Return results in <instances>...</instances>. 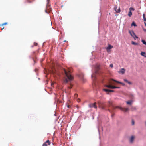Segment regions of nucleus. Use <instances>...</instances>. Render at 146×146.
Returning <instances> with one entry per match:
<instances>
[{
  "label": "nucleus",
  "instance_id": "f257e3e1",
  "mask_svg": "<svg viewBox=\"0 0 146 146\" xmlns=\"http://www.w3.org/2000/svg\"><path fill=\"white\" fill-rule=\"evenodd\" d=\"M64 71L66 75V77L64 80V84L68 83L70 86H68V88H71L72 87V85L71 84V81L73 80V77L70 74L71 70L70 69H68V72H67L65 69Z\"/></svg>",
  "mask_w": 146,
  "mask_h": 146
},
{
  "label": "nucleus",
  "instance_id": "f03ea898",
  "mask_svg": "<svg viewBox=\"0 0 146 146\" xmlns=\"http://www.w3.org/2000/svg\"><path fill=\"white\" fill-rule=\"evenodd\" d=\"M98 104L99 107L102 110H105L106 109V106L104 103L102 102H98Z\"/></svg>",
  "mask_w": 146,
  "mask_h": 146
},
{
  "label": "nucleus",
  "instance_id": "7ed1b4c3",
  "mask_svg": "<svg viewBox=\"0 0 146 146\" xmlns=\"http://www.w3.org/2000/svg\"><path fill=\"white\" fill-rule=\"evenodd\" d=\"M96 69L95 71V73H93L92 75V77L93 80H95L96 79L95 74L98 73V70L99 68V66L97 65L96 66Z\"/></svg>",
  "mask_w": 146,
  "mask_h": 146
},
{
  "label": "nucleus",
  "instance_id": "20e7f679",
  "mask_svg": "<svg viewBox=\"0 0 146 146\" xmlns=\"http://www.w3.org/2000/svg\"><path fill=\"white\" fill-rule=\"evenodd\" d=\"M129 33L130 34L131 36L133 37L134 39L135 40L136 38H138V37H137L135 34L134 31H130L129 30Z\"/></svg>",
  "mask_w": 146,
  "mask_h": 146
},
{
  "label": "nucleus",
  "instance_id": "39448f33",
  "mask_svg": "<svg viewBox=\"0 0 146 146\" xmlns=\"http://www.w3.org/2000/svg\"><path fill=\"white\" fill-rule=\"evenodd\" d=\"M105 86L108 87L109 88H111V89H115V88H120L119 87H116L113 86H112L111 85H105Z\"/></svg>",
  "mask_w": 146,
  "mask_h": 146
},
{
  "label": "nucleus",
  "instance_id": "423d86ee",
  "mask_svg": "<svg viewBox=\"0 0 146 146\" xmlns=\"http://www.w3.org/2000/svg\"><path fill=\"white\" fill-rule=\"evenodd\" d=\"M96 103L95 102L93 104H89V106L90 108H93L94 107L95 109H96L97 108V106L96 105Z\"/></svg>",
  "mask_w": 146,
  "mask_h": 146
},
{
  "label": "nucleus",
  "instance_id": "0eeeda50",
  "mask_svg": "<svg viewBox=\"0 0 146 146\" xmlns=\"http://www.w3.org/2000/svg\"><path fill=\"white\" fill-rule=\"evenodd\" d=\"M50 143L49 141L48 140L45 142L42 145V146H48L50 145Z\"/></svg>",
  "mask_w": 146,
  "mask_h": 146
},
{
  "label": "nucleus",
  "instance_id": "6e6552de",
  "mask_svg": "<svg viewBox=\"0 0 146 146\" xmlns=\"http://www.w3.org/2000/svg\"><path fill=\"white\" fill-rule=\"evenodd\" d=\"M113 47V46H112L110 44H108V46L106 48L107 51L108 52H109V50L111 49Z\"/></svg>",
  "mask_w": 146,
  "mask_h": 146
},
{
  "label": "nucleus",
  "instance_id": "1a4fd4ad",
  "mask_svg": "<svg viewBox=\"0 0 146 146\" xmlns=\"http://www.w3.org/2000/svg\"><path fill=\"white\" fill-rule=\"evenodd\" d=\"M135 138V137L134 136H131L129 139V142L132 143L133 142V140Z\"/></svg>",
  "mask_w": 146,
  "mask_h": 146
},
{
  "label": "nucleus",
  "instance_id": "9d476101",
  "mask_svg": "<svg viewBox=\"0 0 146 146\" xmlns=\"http://www.w3.org/2000/svg\"><path fill=\"white\" fill-rule=\"evenodd\" d=\"M117 6H116L114 7V9L115 11L117 13H119L120 12V9L119 7L118 10H117Z\"/></svg>",
  "mask_w": 146,
  "mask_h": 146
},
{
  "label": "nucleus",
  "instance_id": "9b49d317",
  "mask_svg": "<svg viewBox=\"0 0 146 146\" xmlns=\"http://www.w3.org/2000/svg\"><path fill=\"white\" fill-rule=\"evenodd\" d=\"M112 80L113 81H114L115 82H117V83L121 84L123 86H124L125 85V84L124 83H122L121 82H119V81H117L116 80H115L114 79H112Z\"/></svg>",
  "mask_w": 146,
  "mask_h": 146
},
{
  "label": "nucleus",
  "instance_id": "f8f14e48",
  "mask_svg": "<svg viewBox=\"0 0 146 146\" xmlns=\"http://www.w3.org/2000/svg\"><path fill=\"white\" fill-rule=\"evenodd\" d=\"M109 90L110 89H103V91L106 92L107 94H108L109 93H110Z\"/></svg>",
  "mask_w": 146,
  "mask_h": 146
},
{
  "label": "nucleus",
  "instance_id": "ddd939ff",
  "mask_svg": "<svg viewBox=\"0 0 146 146\" xmlns=\"http://www.w3.org/2000/svg\"><path fill=\"white\" fill-rule=\"evenodd\" d=\"M51 72L53 74H56V70L54 68H52L51 70Z\"/></svg>",
  "mask_w": 146,
  "mask_h": 146
},
{
  "label": "nucleus",
  "instance_id": "4468645a",
  "mask_svg": "<svg viewBox=\"0 0 146 146\" xmlns=\"http://www.w3.org/2000/svg\"><path fill=\"white\" fill-rule=\"evenodd\" d=\"M121 110L124 112H126L129 110V109L128 108H122V109H121Z\"/></svg>",
  "mask_w": 146,
  "mask_h": 146
},
{
  "label": "nucleus",
  "instance_id": "2eb2a0df",
  "mask_svg": "<svg viewBox=\"0 0 146 146\" xmlns=\"http://www.w3.org/2000/svg\"><path fill=\"white\" fill-rule=\"evenodd\" d=\"M140 54L141 56L144 57H146V54L145 52H141V53H140Z\"/></svg>",
  "mask_w": 146,
  "mask_h": 146
},
{
  "label": "nucleus",
  "instance_id": "dca6fc26",
  "mask_svg": "<svg viewBox=\"0 0 146 146\" xmlns=\"http://www.w3.org/2000/svg\"><path fill=\"white\" fill-rule=\"evenodd\" d=\"M117 108H118V109H120V110H121V109H122V107L121 106H116L115 107H114V106L113 107V109H116Z\"/></svg>",
  "mask_w": 146,
  "mask_h": 146
},
{
  "label": "nucleus",
  "instance_id": "f3484780",
  "mask_svg": "<svg viewBox=\"0 0 146 146\" xmlns=\"http://www.w3.org/2000/svg\"><path fill=\"white\" fill-rule=\"evenodd\" d=\"M108 106L109 107H110V106H112V108H113V106H112V102L111 101H109L108 102Z\"/></svg>",
  "mask_w": 146,
  "mask_h": 146
},
{
  "label": "nucleus",
  "instance_id": "a211bd4d",
  "mask_svg": "<svg viewBox=\"0 0 146 146\" xmlns=\"http://www.w3.org/2000/svg\"><path fill=\"white\" fill-rule=\"evenodd\" d=\"M123 80L125 82H126V83H127L129 84H132V83L131 82H130L129 81L127 80L126 79H124Z\"/></svg>",
  "mask_w": 146,
  "mask_h": 146
},
{
  "label": "nucleus",
  "instance_id": "6ab92c4d",
  "mask_svg": "<svg viewBox=\"0 0 146 146\" xmlns=\"http://www.w3.org/2000/svg\"><path fill=\"white\" fill-rule=\"evenodd\" d=\"M132 102V100H130L129 101L126 102V103L128 105H131Z\"/></svg>",
  "mask_w": 146,
  "mask_h": 146
},
{
  "label": "nucleus",
  "instance_id": "aec40b11",
  "mask_svg": "<svg viewBox=\"0 0 146 146\" xmlns=\"http://www.w3.org/2000/svg\"><path fill=\"white\" fill-rule=\"evenodd\" d=\"M125 71V70L124 68H122L121 70V71H120V72H121L122 73V74H123Z\"/></svg>",
  "mask_w": 146,
  "mask_h": 146
},
{
  "label": "nucleus",
  "instance_id": "412c9836",
  "mask_svg": "<svg viewBox=\"0 0 146 146\" xmlns=\"http://www.w3.org/2000/svg\"><path fill=\"white\" fill-rule=\"evenodd\" d=\"M131 26H135V27H136L137 26V25H136V24H135V22H133L131 24Z\"/></svg>",
  "mask_w": 146,
  "mask_h": 146
},
{
  "label": "nucleus",
  "instance_id": "4be33fe9",
  "mask_svg": "<svg viewBox=\"0 0 146 146\" xmlns=\"http://www.w3.org/2000/svg\"><path fill=\"white\" fill-rule=\"evenodd\" d=\"M131 44L133 45H138V44L137 43H135L133 41H131Z\"/></svg>",
  "mask_w": 146,
  "mask_h": 146
},
{
  "label": "nucleus",
  "instance_id": "5701e85b",
  "mask_svg": "<svg viewBox=\"0 0 146 146\" xmlns=\"http://www.w3.org/2000/svg\"><path fill=\"white\" fill-rule=\"evenodd\" d=\"M132 15V13L131 11H130L129 13L128 14V15L129 16V17H131Z\"/></svg>",
  "mask_w": 146,
  "mask_h": 146
},
{
  "label": "nucleus",
  "instance_id": "b1692460",
  "mask_svg": "<svg viewBox=\"0 0 146 146\" xmlns=\"http://www.w3.org/2000/svg\"><path fill=\"white\" fill-rule=\"evenodd\" d=\"M143 16L144 21H146V18L145 17V14H143Z\"/></svg>",
  "mask_w": 146,
  "mask_h": 146
},
{
  "label": "nucleus",
  "instance_id": "393cba45",
  "mask_svg": "<svg viewBox=\"0 0 146 146\" xmlns=\"http://www.w3.org/2000/svg\"><path fill=\"white\" fill-rule=\"evenodd\" d=\"M141 42H142L143 44L146 45V42L145 40L142 39L141 40Z\"/></svg>",
  "mask_w": 146,
  "mask_h": 146
},
{
  "label": "nucleus",
  "instance_id": "a878e982",
  "mask_svg": "<svg viewBox=\"0 0 146 146\" xmlns=\"http://www.w3.org/2000/svg\"><path fill=\"white\" fill-rule=\"evenodd\" d=\"M129 10L130 11H131V10L134 11V9L133 8L130 7L129 8Z\"/></svg>",
  "mask_w": 146,
  "mask_h": 146
},
{
  "label": "nucleus",
  "instance_id": "bb28decb",
  "mask_svg": "<svg viewBox=\"0 0 146 146\" xmlns=\"http://www.w3.org/2000/svg\"><path fill=\"white\" fill-rule=\"evenodd\" d=\"M74 98H76L78 96V95H77V94H74Z\"/></svg>",
  "mask_w": 146,
  "mask_h": 146
},
{
  "label": "nucleus",
  "instance_id": "cd10ccee",
  "mask_svg": "<svg viewBox=\"0 0 146 146\" xmlns=\"http://www.w3.org/2000/svg\"><path fill=\"white\" fill-rule=\"evenodd\" d=\"M7 24V23H3L1 25H6Z\"/></svg>",
  "mask_w": 146,
  "mask_h": 146
},
{
  "label": "nucleus",
  "instance_id": "c85d7f7f",
  "mask_svg": "<svg viewBox=\"0 0 146 146\" xmlns=\"http://www.w3.org/2000/svg\"><path fill=\"white\" fill-rule=\"evenodd\" d=\"M71 107V106L70 105H67V107L68 108H70Z\"/></svg>",
  "mask_w": 146,
  "mask_h": 146
},
{
  "label": "nucleus",
  "instance_id": "c756f323",
  "mask_svg": "<svg viewBox=\"0 0 146 146\" xmlns=\"http://www.w3.org/2000/svg\"><path fill=\"white\" fill-rule=\"evenodd\" d=\"M109 91H110V92H114V91L113 90H110Z\"/></svg>",
  "mask_w": 146,
  "mask_h": 146
},
{
  "label": "nucleus",
  "instance_id": "7c9ffc66",
  "mask_svg": "<svg viewBox=\"0 0 146 146\" xmlns=\"http://www.w3.org/2000/svg\"><path fill=\"white\" fill-rule=\"evenodd\" d=\"M110 66L111 67V68H113V64H111L110 65Z\"/></svg>",
  "mask_w": 146,
  "mask_h": 146
},
{
  "label": "nucleus",
  "instance_id": "2f4dec72",
  "mask_svg": "<svg viewBox=\"0 0 146 146\" xmlns=\"http://www.w3.org/2000/svg\"><path fill=\"white\" fill-rule=\"evenodd\" d=\"M77 102H80V99H78L77 100Z\"/></svg>",
  "mask_w": 146,
  "mask_h": 146
},
{
  "label": "nucleus",
  "instance_id": "473e14b6",
  "mask_svg": "<svg viewBox=\"0 0 146 146\" xmlns=\"http://www.w3.org/2000/svg\"><path fill=\"white\" fill-rule=\"evenodd\" d=\"M132 124L133 125H134V122L133 120L132 121Z\"/></svg>",
  "mask_w": 146,
  "mask_h": 146
},
{
  "label": "nucleus",
  "instance_id": "72a5a7b5",
  "mask_svg": "<svg viewBox=\"0 0 146 146\" xmlns=\"http://www.w3.org/2000/svg\"><path fill=\"white\" fill-rule=\"evenodd\" d=\"M49 0H47V1L48 2V3H47V6H48V1H49Z\"/></svg>",
  "mask_w": 146,
  "mask_h": 146
},
{
  "label": "nucleus",
  "instance_id": "f704fd0d",
  "mask_svg": "<svg viewBox=\"0 0 146 146\" xmlns=\"http://www.w3.org/2000/svg\"><path fill=\"white\" fill-rule=\"evenodd\" d=\"M54 84V83H52L51 85L52 86Z\"/></svg>",
  "mask_w": 146,
  "mask_h": 146
},
{
  "label": "nucleus",
  "instance_id": "c9c22d12",
  "mask_svg": "<svg viewBox=\"0 0 146 146\" xmlns=\"http://www.w3.org/2000/svg\"><path fill=\"white\" fill-rule=\"evenodd\" d=\"M131 96H132V97H133V94H131Z\"/></svg>",
  "mask_w": 146,
  "mask_h": 146
},
{
  "label": "nucleus",
  "instance_id": "e433bc0d",
  "mask_svg": "<svg viewBox=\"0 0 146 146\" xmlns=\"http://www.w3.org/2000/svg\"><path fill=\"white\" fill-rule=\"evenodd\" d=\"M114 116V114H113L111 115V117H113Z\"/></svg>",
  "mask_w": 146,
  "mask_h": 146
},
{
  "label": "nucleus",
  "instance_id": "4c0bfd02",
  "mask_svg": "<svg viewBox=\"0 0 146 146\" xmlns=\"http://www.w3.org/2000/svg\"><path fill=\"white\" fill-rule=\"evenodd\" d=\"M143 30L144 31L146 32V29H144Z\"/></svg>",
  "mask_w": 146,
  "mask_h": 146
},
{
  "label": "nucleus",
  "instance_id": "58836bf2",
  "mask_svg": "<svg viewBox=\"0 0 146 146\" xmlns=\"http://www.w3.org/2000/svg\"><path fill=\"white\" fill-rule=\"evenodd\" d=\"M144 24H145V26H146V23H145V22H144Z\"/></svg>",
  "mask_w": 146,
  "mask_h": 146
},
{
  "label": "nucleus",
  "instance_id": "ea45409f",
  "mask_svg": "<svg viewBox=\"0 0 146 146\" xmlns=\"http://www.w3.org/2000/svg\"><path fill=\"white\" fill-rule=\"evenodd\" d=\"M45 11L46 12V13H48V12H47V10H45Z\"/></svg>",
  "mask_w": 146,
  "mask_h": 146
},
{
  "label": "nucleus",
  "instance_id": "a19ab883",
  "mask_svg": "<svg viewBox=\"0 0 146 146\" xmlns=\"http://www.w3.org/2000/svg\"><path fill=\"white\" fill-rule=\"evenodd\" d=\"M4 27H3V28H2L1 29H2V30H3V29H4Z\"/></svg>",
  "mask_w": 146,
  "mask_h": 146
},
{
  "label": "nucleus",
  "instance_id": "79ce46f5",
  "mask_svg": "<svg viewBox=\"0 0 146 146\" xmlns=\"http://www.w3.org/2000/svg\"><path fill=\"white\" fill-rule=\"evenodd\" d=\"M77 108L78 109V108H79L78 106H77Z\"/></svg>",
  "mask_w": 146,
  "mask_h": 146
},
{
  "label": "nucleus",
  "instance_id": "37998d69",
  "mask_svg": "<svg viewBox=\"0 0 146 146\" xmlns=\"http://www.w3.org/2000/svg\"><path fill=\"white\" fill-rule=\"evenodd\" d=\"M37 43H36V46L37 45Z\"/></svg>",
  "mask_w": 146,
  "mask_h": 146
}]
</instances>
